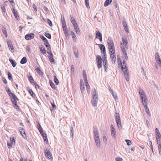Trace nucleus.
Masks as SVG:
<instances>
[{
    "label": "nucleus",
    "instance_id": "1",
    "mask_svg": "<svg viewBox=\"0 0 161 161\" xmlns=\"http://www.w3.org/2000/svg\"><path fill=\"white\" fill-rule=\"evenodd\" d=\"M122 42L120 43V47L121 49V50L126 60H128V57L126 52L125 49V48H127L128 47V41L127 39L126 38L125 39L124 38H122Z\"/></svg>",
    "mask_w": 161,
    "mask_h": 161
},
{
    "label": "nucleus",
    "instance_id": "2",
    "mask_svg": "<svg viewBox=\"0 0 161 161\" xmlns=\"http://www.w3.org/2000/svg\"><path fill=\"white\" fill-rule=\"evenodd\" d=\"M6 91L11 97V101L14 105V107L16 109H18L19 107L17 105V101L18 100V98L14 93L11 92L9 89Z\"/></svg>",
    "mask_w": 161,
    "mask_h": 161
},
{
    "label": "nucleus",
    "instance_id": "3",
    "mask_svg": "<svg viewBox=\"0 0 161 161\" xmlns=\"http://www.w3.org/2000/svg\"><path fill=\"white\" fill-rule=\"evenodd\" d=\"M114 117L117 126L119 129L120 130L122 128V125L119 113H116L114 114Z\"/></svg>",
    "mask_w": 161,
    "mask_h": 161
},
{
    "label": "nucleus",
    "instance_id": "4",
    "mask_svg": "<svg viewBox=\"0 0 161 161\" xmlns=\"http://www.w3.org/2000/svg\"><path fill=\"white\" fill-rule=\"evenodd\" d=\"M119 66L121 67V68H122L123 71L124 76L125 78L127 81H128L129 80V73H128L127 72V69H125V68H123V65L121 63L120 64H119Z\"/></svg>",
    "mask_w": 161,
    "mask_h": 161
},
{
    "label": "nucleus",
    "instance_id": "5",
    "mask_svg": "<svg viewBox=\"0 0 161 161\" xmlns=\"http://www.w3.org/2000/svg\"><path fill=\"white\" fill-rule=\"evenodd\" d=\"M96 61L97 64V66L98 69L100 68L102 66V59L100 56L97 55L96 56Z\"/></svg>",
    "mask_w": 161,
    "mask_h": 161
},
{
    "label": "nucleus",
    "instance_id": "6",
    "mask_svg": "<svg viewBox=\"0 0 161 161\" xmlns=\"http://www.w3.org/2000/svg\"><path fill=\"white\" fill-rule=\"evenodd\" d=\"M38 130L41 135L42 136L44 141L45 142H48L46 134L44 133L40 125H39V127H38Z\"/></svg>",
    "mask_w": 161,
    "mask_h": 161
},
{
    "label": "nucleus",
    "instance_id": "7",
    "mask_svg": "<svg viewBox=\"0 0 161 161\" xmlns=\"http://www.w3.org/2000/svg\"><path fill=\"white\" fill-rule=\"evenodd\" d=\"M107 43L108 44V48L114 47L113 40L111 37H108Z\"/></svg>",
    "mask_w": 161,
    "mask_h": 161
},
{
    "label": "nucleus",
    "instance_id": "8",
    "mask_svg": "<svg viewBox=\"0 0 161 161\" xmlns=\"http://www.w3.org/2000/svg\"><path fill=\"white\" fill-rule=\"evenodd\" d=\"M45 153L46 158L49 159H52L53 157L51 153L48 149H46L45 150Z\"/></svg>",
    "mask_w": 161,
    "mask_h": 161
},
{
    "label": "nucleus",
    "instance_id": "9",
    "mask_svg": "<svg viewBox=\"0 0 161 161\" xmlns=\"http://www.w3.org/2000/svg\"><path fill=\"white\" fill-rule=\"evenodd\" d=\"M93 131L94 138L99 137L98 130L97 127L93 128Z\"/></svg>",
    "mask_w": 161,
    "mask_h": 161
},
{
    "label": "nucleus",
    "instance_id": "10",
    "mask_svg": "<svg viewBox=\"0 0 161 161\" xmlns=\"http://www.w3.org/2000/svg\"><path fill=\"white\" fill-rule=\"evenodd\" d=\"M92 100H98V96L95 89H94L93 90V92L92 93Z\"/></svg>",
    "mask_w": 161,
    "mask_h": 161
},
{
    "label": "nucleus",
    "instance_id": "11",
    "mask_svg": "<svg viewBox=\"0 0 161 161\" xmlns=\"http://www.w3.org/2000/svg\"><path fill=\"white\" fill-rule=\"evenodd\" d=\"M155 58L157 60V63L161 67V60L160 59L159 56L158 52L156 53L155 54Z\"/></svg>",
    "mask_w": 161,
    "mask_h": 161
},
{
    "label": "nucleus",
    "instance_id": "12",
    "mask_svg": "<svg viewBox=\"0 0 161 161\" xmlns=\"http://www.w3.org/2000/svg\"><path fill=\"white\" fill-rule=\"evenodd\" d=\"M34 34L33 33L28 34L25 35V38L27 40H31L34 37Z\"/></svg>",
    "mask_w": 161,
    "mask_h": 161
},
{
    "label": "nucleus",
    "instance_id": "13",
    "mask_svg": "<svg viewBox=\"0 0 161 161\" xmlns=\"http://www.w3.org/2000/svg\"><path fill=\"white\" fill-rule=\"evenodd\" d=\"M94 141L96 144L97 147H100V140L99 137L94 138Z\"/></svg>",
    "mask_w": 161,
    "mask_h": 161
},
{
    "label": "nucleus",
    "instance_id": "14",
    "mask_svg": "<svg viewBox=\"0 0 161 161\" xmlns=\"http://www.w3.org/2000/svg\"><path fill=\"white\" fill-rule=\"evenodd\" d=\"M7 43L8 47L9 50L10 51L13 50L14 48L11 41L9 40H8L7 41Z\"/></svg>",
    "mask_w": 161,
    "mask_h": 161
},
{
    "label": "nucleus",
    "instance_id": "15",
    "mask_svg": "<svg viewBox=\"0 0 161 161\" xmlns=\"http://www.w3.org/2000/svg\"><path fill=\"white\" fill-rule=\"evenodd\" d=\"M139 93L140 95V97H141V99H143V98L146 97V96L144 93V92L142 89H139Z\"/></svg>",
    "mask_w": 161,
    "mask_h": 161
},
{
    "label": "nucleus",
    "instance_id": "16",
    "mask_svg": "<svg viewBox=\"0 0 161 161\" xmlns=\"http://www.w3.org/2000/svg\"><path fill=\"white\" fill-rule=\"evenodd\" d=\"M63 30L66 37L67 38H69V36L70 35V34L69 32V31L67 29V28H65V27L63 28Z\"/></svg>",
    "mask_w": 161,
    "mask_h": 161
},
{
    "label": "nucleus",
    "instance_id": "17",
    "mask_svg": "<svg viewBox=\"0 0 161 161\" xmlns=\"http://www.w3.org/2000/svg\"><path fill=\"white\" fill-rule=\"evenodd\" d=\"M19 131L22 136L24 138L26 137L25 133L23 128L21 127L19 128Z\"/></svg>",
    "mask_w": 161,
    "mask_h": 161
},
{
    "label": "nucleus",
    "instance_id": "18",
    "mask_svg": "<svg viewBox=\"0 0 161 161\" xmlns=\"http://www.w3.org/2000/svg\"><path fill=\"white\" fill-rule=\"evenodd\" d=\"M110 58L111 59V61L112 63H115V62L116 60V57L115 54H111V55H110Z\"/></svg>",
    "mask_w": 161,
    "mask_h": 161
},
{
    "label": "nucleus",
    "instance_id": "19",
    "mask_svg": "<svg viewBox=\"0 0 161 161\" xmlns=\"http://www.w3.org/2000/svg\"><path fill=\"white\" fill-rule=\"evenodd\" d=\"M109 52V54L111 55V54H115V50L114 47H111V48H108Z\"/></svg>",
    "mask_w": 161,
    "mask_h": 161
},
{
    "label": "nucleus",
    "instance_id": "20",
    "mask_svg": "<svg viewBox=\"0 0 161 161\" xmlns=\"http://www.w3.org/2000/svg\"><path fill=\"white\" fill-rule=\"evenodd\" d=\"M39 48L42 53L44 54L46 53V51L44 46H39Z\"/></svg>",
    "mask_w": 161,
    "mask_h": 161
},
{
    "label": "nucleus",
    "instance_id": "21",
    "mask_svg": "<svg viewBox=\"0 0 161 161\" xmlns=\"http://www.w3.org/2000/svg\"><path fill=\"white\" fill-rule=\"evenodd\" d=\"M62 19H63V21H62V25L63 28H64L65 27V28H67L66 25V22L65 21L64 18V16H62L61 20H62Z\"/></svg>",
    "mask_w": 161,
    "mask_h": 161
},
{
    "label": "nucleus",
    "instance_id": "22",
    "mask_svg": "<svg viewBox=\"0 0 161 161\" xmlns=\"http://www.w3.org/2000/svg\"><path fill=\"white\" fill-rule=\"evenodd\" d=\"M112 0H106L105 1L104 6V7H107L112 2Z\"/></svg>",
    "mask_w": 161,
    "mask_h": 161
},
{
    "label": "nucleus",
    "instance_id": "23",
    "mask_svg": "<svg viewBox=\"0 0 161 161\" xmlns=\"http://www.w3.org/2000/svg\"><path fill=\"white\" fill-rule=\"evenodd\" d=\"M145 108V110L147 114L149 116L150 115V114L149 112V109L147 106V105H145V106H144Z\"/></svg>",
    "mask_w": 161,
    "mask_h": 161
},
{
    "label": "nucleus",
    "instance_id": "24",
    "mask_svg": "<svg viewBox=\"0 0 161 161\" xmlns=\"http://www.w3.org/2000/svg\"><path fill=\"white\" fill-rule=\"evenodd\" d=\"M85 84L86 89L87 90V92L89 93L90 92V91L89 90V89H90V87L87 81H85Z\"/></svg>",
    "mask_w": 161,
    "mask_h": 161
},
{
    "label": "nucleus",
    "instance_id": "25",
    "mask_svg": "<svg viewBox=\"0 0 161 161\" xmlns=\"http://www.w3.org/2000/svg\"><path fill=\"white\" fill-rule=\"evenodd\" d=\"M9 61L14 67L16 66L17 64L14 60L13 59H9Z\"/></svg>",
    "mask_w": 161,
    "mask_h": 161
},
{
    "label": "nucleus",
    "instance_id": "26",
    "mask_svg": "<svg viewBox=\"0 0 161 161\" xmlns=\"http://www.w3.org/2000/svg\"><path fill=\"white\" fill-rule=\"evenodd\" d=\"M97 101L98 100H92V103L93 106L95 107L97 106Z\"/></svg>",
    "mask_w": 161,
    "mask_h": 161
},
{
    "label": "nucleus",
    "instance_id": "27",
    "mask_svg": "<svg viewBox=\"0 0 161 161\" xmlns=\"http://www.w3.org/2000/svg\"><path fill=\"white\" fill-rule=\"evenodd\" d=\"M13 13L16 19H18L19 18V16L17 14V11L14 9H13Z\"/></svg>",
    "mask_w": 161,
    "mask_h": 161
},
{
    "label": "nucleus",
    "instance_id": "28",
    "mask_svg": "<svg viewBox=\"0 0 161 161\" xmlns=\"http://www.w3.org/2000/svg\"><path fill=\"white\" fill-rule=\"evenodd\" d=\"M83 76L84 78V80L85 81H87V76L86 75V71L85 70H84L83 72Z\"/></svg>",
    "mask_w": 161,
    "mask_h": 161
},
{
    "label": "nucleus",
    "instance_id": "29",
    "mask_svg": "<svg viewBox=\"0 0 161 161\" xmlns=\"http://www.w3.org/2000/svg\"><path fill=\"white\" fill-rule=\"evenodd\" d=\"M27 62V59L25 57H23L21 59L20 63L22 64H24L26 63Z\"/></svg>",
    "mask_w": 161,
    "mask_h": 161
},
{
    "label": "nucleus",
    "instance_id": "30",
    "mask_svg": "<svg viewBox=\"0 0 161 161\" xmlns=\"http://www.w3.org/2000/svg\"><path fill=\"white\" fill-rule=\"evenodd\" d=\"M36 70L37 72L39 75H43V73L42 71L40 70L39 68L38 67L36 68Z\"/></svg>",
    "mask_w": 161,
    "mask_h": 161
},
{
    "label": "nucleus",
    "instance_id": "31",
    "mask_svg": "<svg viewBox=\"0 0 161 161\" xmlns=\"http://www.w3.org/2000/svg\"><path fill=\"white\" fill-rule=\"evenodd\" d=\"M80 82H81V80L80 81ZM85 89V88L84 86V85H82V83H81V84L80 85V90H81V93L82 94H83V93Z\"/></svg>",
    "mask_w": 161,
    "mask_h": 161
},
{
    "label": "nucleus",
    "instance_id": "32",
    "mask_svg": "<svg viewBox=\"0 0 161 161\" xmlns=\"http://www.w3.org/2000/svg\"><path fill=\"white\" fill-rule=\"evenodd\" d=\"M2 30L3 34L6 37H7L8 35L6 29L4 28H3Z\"/></svg>",
    "mask_w": 161,
    "mask_h": 161
},
{
    "label": "nucleus",
    "instance_id": "33",
    "mask_svg": "<svg viewBox=\"0 0 161 161\" xmlns=\"http://www.w3.org/2000/svg\"><path fill=\"white\" fill-rule=\"evenodd\" d=\"M96 36L97 37H99V38L102 36V34L99 31H96Z\"/></svg>",
    "mask_w": 161,
    "mask_h": 161
},
{
    "label": "nucleus",
    "instance_id": "34",
    "mask_svg": "<svg viewBox=\"0 0 161 161\" xmlns=\"http://www.w3.org/2000/svg\"><path fill=\"white\" fill-rule=\"evenodd\" d=\"M71 34L72 35V38L74 39L75 42L76 41V36L74 32L73 31H71Z\"/></svg>",
    "mask_w": 161,
    "mask_h": 161
},
{
    "label": "nucleus",
    "instance_id": "35",
    "mask_svg": "<svg viewBox=\"0 0 161 161\" xmlns=\"http://www.w3.org/2000/svg\"><path fill=\"white\" fill-rule=\"evenodd\" d=\"M100 48L101 51H105V46L103 44H100L99 46Z\"/></svg>",
    "mask_w": 161,
    "mask_h": 161
},
{
    "label": "nucleus",
    "instance_id": "36",
    "mask_svg": "<svg viewBox=\"0 0 161 161\" xmlns=\"http://www.w3.org/2000/svg\"><path fill=\"white\" fill-rule=\"evenodd\" d=\"M142 104L144 106H145V105H147V99L145 98H143V99H141Z\"/></svg>",
    "mask_w": 161,
    "mask_h": 161
},
{
    "label": "nucleus",
    "instance_id": "37",
    "mask_svg": "<svg viewBox=\"0 0 161 161\" xmlns=\"http://www.w3.org/2000/svg\"><path fill=\"white\" fill-rule=\"evenodd\" d=\"M111 135L112 137H115V135L116 134V131L115 130H111Z\"/></svg>",
    "mask_w": 161,
    "mask_h": 161
},
{
    "label": "nucleus",
    "instance_id": "38",
    "mask_svg": "<svg viewBox=\"0 0 161 161\" xmlns=\"http://www.w3.org/2000/svg\"><path fill=\"white\" fill-rule=\"evenodd\" d=\"M54 81L56 85H57L58 84L59 81L55 76H54Z\"/></svg>",
    "mask_w": 161,
    "mask_h": 161
},
{
    "label": "nucleus",
    "instance_id": "39",
    "mask_svg": "<svg viewBox=\"0 0 161 161\" xmlns=\"http://www.w3.org/2000/svg\"><path fill=\"white\" fill-rule=\"evenodd\" d=\"M49 83L50 84V85L51 86L53 89H54L55 88V85L53 83V82H52V80H49Z\"/></svg>",
    "mask_w": 161,
    "mask_h": 161
},
{
    "label": "nucleus",
    "instance_id": "40",
    "mask_svg": "<svg viewBox=\"0 0 161 161\" xmlns=\"http://www.w3.org/2000/svg\"><path fill=\"white\" fill-rule=\"evenodd\" d=\"M28 80H29V81L30 82L32 83L34 82V80L32 77V76H28Z\"/></svg>",
    "mask_w": 161,
    "mask_h": 161
},
{
    "label": "nucleus",
    "instance_id": "41",
    "mask_svg": "<svg viewBox=\"0 0 161 161\" xmlns=\"http://www.w3.org/2000/svg\"><path fill=\"white\" fill-rule=\"evenodd\" d=\"M45 36L49 39H50L51 37V34L48 33H45Z\"/></svg>",
    "mask_w": 161,
    "mask_h": 161
},
{
    "label": "nucleus",
    "instance_id": "42",
    "mask_svg": "<svg viewBox=\"0 0 161 161\" xmlns=\"http://www.w3.org/2000/svg\"><path fill=\"white\" fill-rule=\"evenodd\" d=\"M53 56H48V57L49 58V60L51 62H53L54 61V59L53 58Z\"/></svg>",
    "mask_w": 161,
    "mask_h": 161
},
{
    "label": "nucleus",
    "instance_id": "43",
    "mask_svg": "<svg viewBox=\"0 0 161 161\" xmlns=\"http://www.w3.org/2000/svg\"><path fill=\"white\" fill-rule=\"evenodd\" d=\"M156 139L158 144V145L159 144H161V138H156Z\"/></svg>",
    "mask_w": 161,
    "mask_h": 161
},
{
    "label": "nucleus",
    "instance_id": "44",
    "mask_svg": "<svg viewBox=\"0 0 161 161\" xmlns=\"http://www.w3.org/2000/svg\"><path fill=\"white\" fill-rule=\"evenodd\" d=\"M86 5L87 8H89V0H85Z\"/></svg>",
    "mask_w": 161,
    "mask_h": 161
},
{
    "label": "nucleus",
    "instance_id": "45",
    "mask_svg": "<svg viewBox=\"0 0 161 161\" xmlns=\"http://www.w3.org/2000/svg\"><path fill=\"white\" fill-rule=\"evenodd\" d=\"M125 141L126 142L128 146H129L131 144V142L129 140L126 139Z\"/></svg>",
    "mask_w": 161,
    "mask_h": 161
},
{
    "label": "nucleus",
    "instance_id": "46",
    "mask_svg": "<svg viewBox=\"0 0 161 161\" xmlns=\"http://www.w3.org/2000/svg\"><path fill=\"white\" fill-rule=\"evenodd\" d=\"M103 65L105 71H107L108 65L107 64H103Z\"/></svg>",
    "mask_w": 161,
    "mask_h": 161
},
{
    "label": "nucleus",
    "instance_id": "47",
    "mask_svg": "<svg viewBox=\"0 0 161 161\" xmlns=\"http://www.w3.org/2000/svg\"><path fill=\"white\" fill-rule=\"evenodd\" d=\"M47 20L48 24L50 26L52 27V25L51 21L49 19H47Z\"/></svg>",
    "mask_w": 161,
    "mask_h": 161
},
{
    "label": "nucleus",
    "instance_id": "48",
    "mask_svg": "<svg viewBox=\"0 0 161 161\" xmlns=\"http://www.w3.org/2000/svg\"><path fill=\"white\" fill-rule=\"evenodd\" d=\"M156 138H161V135L160 134V133H158V134H156Z\"/></svg>",
    "mask_w": 161,
    "mask_h": 161
},
{
    "label": "nucleus",
    "instance_id": "49",
    "mask_svg": "<svg viewBox=\"0 0 161 161\" xmlns=\"http://www.w3.org/2000/svg\"><path fill=\"white\" fill-rule=\"evenodd\" d=\"M8 78L10 80H11L12 79V74L9 72H8Z\"/></svg>",
    "mask_w": 161,
    "mask_h": 161
},
{
    "label": "nucleus",
    "instance_id": "50",
    "mask_svg": "<svg viewBox=\"0 0 161 161\" xmlns=\"http://www.w3.org/2000/svg\"><path fill=\"white\" fill-rule=\"evenodd\" d=\"M111 94L112 95V96H113L114 98L115 99H117V96L116 95V93H114V92L112 93Z\"/></svg>",
    "mask_w": 161,
    "mask_h": 161
},
{
    "label": "nucleus",
    "instance_id": "51",
    "mask_svg": "<svg viewBox=\"0 0 161 161\" xmlns=\"http://www.w3.org/2000/svg\"><path fill=\"white\" fill-rule=\"evenodd\" d=\"M103 139L104 142L106 143L107 141L106 137L105 136H103Z\"/></svg>",
    "mask_w": 161,
    "mask_h": 161
},
{
    "label": "nucleus",
    "instance_id": "52",
    "mask_svg": "<svg viewBox=\"0 0 161 161\" xmlns=\"http://www.w3.org/2000/svg\"><path fill=\"white\" fill-rule=\"evenodd\" d=\"M123 25L124 27H127L126 22L125 21H123Z\"/></svg>",
    "mask_w": 161,
    "mask_h": 161
},
{
    "label": "nucleus",
    "instance_id": "53",
    "mask_svg": "<svg viewBox=\"0 0 161 161\" xmlns=\"http://www.w3.org/2000/svg\"><path fill=\"white\" fill-rule=\"evenodd\" d=\"M116 161H122V158L118 157L115 159Z\"/></svg>",
    "mask_w": 161,
    "mask_h": 161
},
{
    "label": "nucleus",
    "instance_id": "54",
    "mask_svg": "<svg viewBox=\"0 0 161 161\" xmlns=\"http://www.w3.org/2000/svg\"><path fill=\"white\" fill-rule=\"evenodd\" d=\"M41 38L44 41V42L48 41L43 36L41 37Z\"/></svg>",
    "mask_w": 161,
    "mask_h": 161
},
{
    "label": "nucleus",
    "instance_id": "55",
    "mask_svg": "<svg viewBox=\"0 0 161 161\" xmlns=\"http://www.w3.org/2000/svg\"><path fill=\"white\" fill-rule=\"evenodd\" d=\"M123 68H125V69H126V63L125 61V60H123Z\"/></svg>",
    "mask_w": 161,
    "mask_h": 161
},
{
    "label": "nucleus",
    "instance_id": "56",
    "mask_svg": "<svg viewBox=\"0 0 161 161\" xmlns=\"http://www.w3.org/2000/svg\"><path fill=\"white\" fill-rule=\"evenodd\" d=\"M103 64H107V61L106 59V57H105L103 61Z\"/></svg>",
    "mask_w": 161,
    "mask_h": 161
},
{
    "label": "nucleus",
    "instance_id": "57",
    "mask_svg": "<svg viewBox=\"0 0 161 161\" xmlns=\"http://www.w3.org/2000/svg\"><path fill=\"white\" fill-rule=\"evenodd\" d=\"M125 31L128 34L129 33V29L127 27H124Z\"/></svg>",
    "mask_w": 161,
    "mask_h": 161
},
{
    "label": "nucleus",
    "instance_id": "58",
    "mask_svg": "<svg viewBox=\"0 0 161 161\" xmlns=\"http://www.w3.org/2000/svg\"><path fill=\"white\" fill-rule=\"evenodd\" d=\"M9 2H10V4L12 5H14V1L13 0H8Z\"/></svg>",
    "mask_w": 161,
    "mask_h": 161
},
{
    "label": "nucleus",
    "instance_id": "59",
    "mask_svg": "<svg viewBox=\"0 0 161 161\" xmlns=\"http://www.w3.org/2000/svg\"><path fill=\"white\" fill-rule=\"evenodd\" d=\"M142 73L144 75H146V72H145V70H144V69L143 68H142Z\"/></svg>",
    "mask_w": 161,
    "mask_h": 161
},
{
    "label": "nucleus",
    "instance_id": "60",
    "mask_svg": "<svg viewBox=\"0 0 161 161\" xmlns=\"http://www.w3.org/2000/svg\"><path fill=\"white\" fill-rule=\"evenodd\" d=\"M74 27V28L75 30H77V29L79 28L78 26L77 25V24L73 26Z\"/></svg>",
    "mask_w": 161,
    "mask_h": 161
},
{
    "label": "nucleus",
    "instance_id": "61",
    "mask_svg": "<svg viewBox=\"0 0 161 161\" xmlns=\"http://www.w3.org/2000/svg\"><path fill=\"white\" fill-rule=\"evenodd\" d=\"M29 92L30 94L31 95V96H32L33 95V92L32 91V90L31 89L28 91Z\"/></svg>",
    "mask_w": 161,
    "mask_h": 161
},
{
    "label": "nucleus",
    "instance_id": "62",
    "mask_svg": "<svg viewBox=\"0 0 161 161\" xmlns=\"http://www.w3.org/2000/svg\"><path fill=\"white\" fill-rule=\"evenodd\" d=\"M49 50V51L47 52V53H48L50 56H53V54L51 51L50 50Z\"/></svg>",
    "mask_w": 161,
    "mask_h": 161
},
{
    "label": "nucleus",
    "instance_id": "63",
    "mask_svg": "<svg viewBox=\"0 0 161 161\" xmlns=\"http://www.w3.org/2000/svg\"><path fill=\"white\" fill-rule=\"evenodd\" d=\"M10 141H11V143L12 144H13L14 143H15L14 140V138H10Z\"/></svg>",
    "mask_w": 161,
    "mask_h": 161
},
{
    "label": "nucleus",
    "instance_id": "64",
    "mask_svg": "<svg viewBox=\"0 0 161 161\" xmlns=\"http://www.w3.org/2000/svg\"><path fill=\"white\" fill-rule=\"evenodd\" d=\"M71 22L72 23V24L73 25V26L77 24L75 20L74 21H72Z\"/></svg>",
    "mask_w": 161,
    "mask_h": 161
}]
</instances>
